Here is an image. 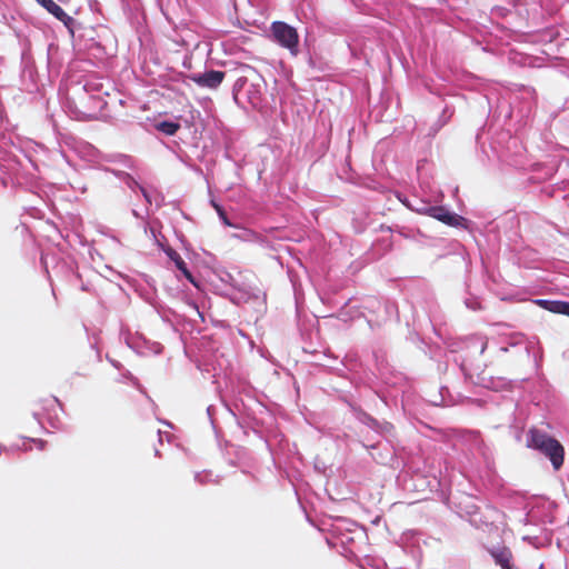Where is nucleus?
I'll return each instance as SVG.
<instances>
[{
	"instance_id": "f257e3e1",
	"label": "nucleus",
	"mask_w": 569,
	"mask_h": 569,
	"mask_svg": "<svg viewBox=\"0 0 569 569\" xmlns=\"http://www.w3.org/2000/svg\"><path fill=\"white\" fill-rule=\"evenodd\" d=\"M527 445L548 457L556 470H559L563 465L565 449L562 445L546 432L531 428L528 432Z\"/></svg>"
},
{
	"instance_id": "f03ea898",
	"label": "nucleus",
	"mask_w": 569,
	"mask_h": 569,
	"mask_svg": "<svg viewBox=\"0 0 569 569\" xmlns=\"http://www.w3.org/2000/svg\"><path fill=\"white\" fill-rule=\"evenodd\" d=\"M271 32L280 46L289 49L292 53H297L299 36L293 27L282 21H276L271 24Z\"/></svg>"
},
{
	"instance_id": "7ed1b4c3",
	"label": "nucleus",
	"mask_w": 569,
	"mask_h": 569,
	"mask_svg": "<svg viewBox=\"0 0 569 569\" xmlns=\"http://www.w3.org/2000/svg\"><path fill=\"white\" fill-rule=\"evenodd\" d=\"M419 212L432 217L450 227H466L467 223L466 218L456 213H451L449 210L441 206L426 207L422 210H419Z\"/></svg>"
},
{
	"instance_id": "20e7f679",
	"label": "nucleus",
	"mask_w": 569,
	"mask_h": 569,
	"mask_svg": "<svg viewBox=\"0 0 569 569\" xmlns=\"http://www.w3.org/2000/svg\"><path fill=\"white\" fill-rule=\"evenodd\" d=\"M226 72L219 70H209L203 73H193L188 79L201 88L216 90L224 80Z\"/></svg>"
},
{
	"instance_id": "39448f33",
	"label": "nucleus",
	"mask_w": 569,
	"mask_h": 569,
	"mask_svg": "<svg viewBox=\"0 0 569 569\" xmlns=\"http://www.w3.org/2000/svg\"><path fill=\"white\" fill-rule=\"evenodd\" d=\"M49 13L56 17L59 21L63 22L64 26L70 27L73 19L64 12V10L58 6L53 0H36Z\"/></svg>"
},
{
	"instance_id": "423d86ee",
	"label": "nucleus",
	"mask_w": 569,
	"mask_h": 569,
	"mask_svg": "<svg viewBox=\"0 0 569 569\" xmlns=\"http://www.w3.org/2000/svg\"><path fill=\"white\" fill-rule=\"evenodd\" d=\"M536 303L552 313L566 315L569 317V302L567 301L539 299Z\"/></svg>"
},
{
	"instance_id": "0eeeda50",
	"label": "nucleus",
	"mask_w": 569,
	"mask_h": 569,
	"mask_svg": "<svg viewBox=\"0 0 569 569\" xmlns=\"http://www.w3.org/2000/svg\"><path fill=\"white\" fill-rule=\"evenodd\" d=\"M490 555L495 559L496 563L501 567V569H513L511 563L512 552L509 548L502 547L500 549L490 550Z\"/></svg>"
},
{
	"instance_id": "6e6552de",
	"label": "nucleus",
	"mask_w": 569,
	"mask_h": 569,
	"mask_svg": "<svg viewBox=\"0 0 569 569\" xmlns=\"http://www.w3.org/2000/svg\"><path fill=\"white\" fill-rule=\"evenodd\" d=\"M156 129L167 136H174L180 129V124L172 121H161L156 124Z\"/></svg>"
},
{
	"instance_id": "1a4fd4ad",
	"label": "nucleus",
	"mask_w": 569,
	"mask_h": 569,
	"mask_svg": "<svg viewBox=\"0 0 569 569\" xmlns=\"http://www.w3.org/2000/svg\"><path fill=\"white\" fill-rule=\"evenodd\" d=\"M169 257L174 261L176 263V267L183 272V274L187 277V278H191V273L190 271L188 270V267H187V263L184 262V260L181 258V256L176 252V251H171L169 252Z\"/></svg>"
},
{
	"instance_id": "9d476101",
	"label": "nucleus",
	"mask_w": 569,
	"mask_h": 569,
	"mask_svg": "<svg viewBox=\"0 0 569 569\" xmlns=\"http://www.w3.org/2000/svg\"><path fill=\"white\" fill-rule=\"evenodd\" d=\"M31 441H32V442H34V443H39L40 446H42V441H37V440H34V439H32Z\"/></svg>"
}]
</instances>
